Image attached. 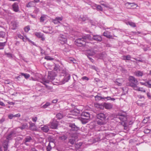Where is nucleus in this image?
<instances>
[{
  "label": "nucleus",
  "mask_w": 151,
  "mask_h": 151,
  "mask_svg": "<svg viewBox=\"0 0 151 151\" xmlns=\"http://www.w3.org/2000/svg\"><path fill=\"white\" fill-rule=\"evenodd\" d=\"M92 37L91 35H87L83 36L82 38H79L75 41V44L78 46H88L89 43H86V41L88 40H95L98 42H101L102 40L101 36L98 35H92Z\"/></svg>",
  "instance_id": "nucleus-1"
},
{
  "label": "nucleus",
  "mask_w": 151,
  "mask_h": 151,
  "mask_svg": "<svg viewBox=\"0 0 151 151\" xmlns=\"http://www.w3.org/2000/svg\"><path fill=\"white\" fill-rule=\"evenodd\" d=\"M96 117L99 120L97 121V124L99 125H102L105 124L106 116L103 113H100L96 114Z\"/></svg>",
  "instance_id": "nucleus-2"
},
{
  "label": "nucleus",
  "mask_w": 151,
  "mask_h": 151,
  "mask_svg": "<svg viewBox=\"0 0 151 151\" xmlns=\"http://www.w3.org/2000/svg\"><path fill=\"white\" fill-rule=\"evenodd\" d=\"M56 76V74L55 72L53 71H50L48 73V80H46L45 78L43 79L41 82L45 85L46 83H49L50 81H51L54 80Z\"/></svg>",
  "instance_id": "nucleus-3"
},
{
  "label": "nucleus",
  "mask_w": 151,
  "mask_h": 151,
  "mask_svg": "<svg viewBox=\"0 0 151 151\" xmlns=\"http://www.w3.org/2000/svg\"><path fill=\"white\" fill-rule=\"evenodd\" d=\"M129 82L127 83L128 85L134 88H137L138 85V81L137 79L132 76H130L128 79Z\"/></svg>",
  "instance_id": "nucleus-4"
},
{
  "label": "nucleus",
  "mask_w": 151,
  "mask_h": 151,
  "mask_svg": "<svg viewBox=\"0 0 151 151\" xmlns=\"http://www.w3.org/2000/svg\"><path fill=\"white\" fill-rule=\"evenodd\" d=\"M58 40L59 42L63 44L66 42L67 39L65 35L60 34L58 37Z\"/></svg>",
  "instance_id": "nucleus-5"
},
{
  "label": "nucleus",
  "mask_w": 151,
  "mask_h": 151,
  "mask_svg": "<svg viewBox=\"0 0 151 151\" xmlns=\"http://www.w3.org/2000/svg\"><path fill=\"white\" fill-rule=\"evenodd\" d=\"M62 73L64 74L63 75L64 78L63 79V83L68 81L70 78V76L65 70H63L62 71Z\"/></svg>",
  "instance_id": "nucleus-6"
},
{
  "label": "nucleus",
  "mask_w": 151,
  "mask_h": 151,
  "mask_svg": "<svg viewBox=\"0 0 151 151\" xmlns=\"http://www.w3.org/2000/svg\"><path fill=\"white\" fill-rule=\"evenodd\" d=\"M58 122L55 120H53L52 122L49 124V127L52 129H56L58 126Z\"/></svg>",
  "instance_id": "nucleus-7"
},
{
  "label": "nucleus",
  "mask_w": 151,
  "mask_h": 151,
  "mask_svg": "<svg viewBox=\"0 0 151 151\" xmlns=\"http://www.w3.org/2000/svg\"><path fill=\"white\" fill-rule=\"evenodd\" d=\"M16 136L17 132L15 131H11L7 137L6 139L7 140V141H8L9 140L12 139L13 137H16Z\"/></svg>",
  "instance_id": "nucleus-8"
},
{
  "label": "nucleus",
  "mask_w": 151,
  "mask_h": 151,
  "mask_svg": "<svg viewBox=\"0 0 151 151\" xmlns=\"http://www.w3.org/2000/svg\"><path fill=\"white\" fill-rule=\"evenodd\" d=\"M35 34L37 37L40 38L42 41L45 40V38L44 37L43 34L40 32H36L35 33Z\"/></svg>",
  "instance_id": "nucleus-9"
},
{
  "label": "nucleus",
  "mask_w": 151,
  "mask_h": 151,
  "mask_svg": "<svg viewBox=\"0 0 151 151\" xmlns=\"http://www.w3.org/2000/svg\"><path fill=\"white\" fill-rule=\"evenodd\" d=\"M12 8L13 10L15 12H17L19 11L18 5L16 3H14L12 4Z\"/></svg>",
  "instance_id": "nucleus-10"
},
{
  "label": "nucleus",
  "mask_w": 151,
  "mask_h": 151,
  "mask_svg": "<svg viewBox=\"0 0 151 151\" xmlns=\"http://www.w3.org/2000/svg\"><path fill=\"white\" fill-rule=\"evenodd\" d=\"M106 54L105 52L99 53L97 54V57L99 59H103L106 56Z\"/></svg>",
  "instance_id": "nucleus-11"
},
{
  "label": "nucleus",
  "mask_w": 151,
  "mask_h": 151,
  "mask_svg": "<svg viewBox=\"0 0 151 151\" xmlns=\"http://www.w3.org/2000/svg\"><path fill=\"white\" fill-rule=\"evenodd\" d=\"M117 118H119L121 121H125L127 120V118L125 115L121 114L117 116Z\"/></svg>",
  "instance_id": "nucleus-12"
},
{
  "label": "nucleus",
  "mask_w": 151,
  "mask_h": 151,
  "mask_svg": "<svg viewBox=\"0 0 151 151\" xmlns=\"http://www.w3.org/2000/svg\"><path fill=\"white\" fill-rule=\"evenodd\" d=\"M20 116V114L19 113L15 115H14L12 114H10L8 115V117L9 119H11L13 117H19Z\"/></svg>",
  "instance_id": "nucleus-13"
},
{
  "label": "nucleus",
  "mask_w": 151,
  "mask_h": 151,
  "mask_svg": "<svg viewBox=\"0 0 151 151\" xmlns=\"http://www.w3.org/2000/svg\"><path fill=\"white\" fill-rule=\"evenodd\" d=\"M69 126L71 128V130L72 131H75L78 129V127L74 124H70Z\"/></svg>",
  "instance_id": "nucleus-14"
},
{
  "label": "nucleus",
  "mask_w": 151,
  "mask_h": 151,
  "mask_svg": "<svg viewBox=\"0 0 151 151\" xmlns=\"http://www.w3.org/2000/svg\"><path fill=\"white\" fill-rule=\"evenodd\" d=\"M115 82L117 85L119 86H121L122 83L123 82V80L122 78L117 79Z\"/></svg>",
  "instance_id": "nucleus-15"
},
{
  "label": "nucleus",
  "mask_w": 151,
  "mask_h": 151,
  "mask_svg": "<svg viewBox=\"0 0 151 151\" xmlns=\"http://www.w3.org/2000/svg\"><path fill=\"white\" fill-rule=\"evenodd\" d=\"M29 124L30 129L32 131H35L36 129V127L35 124L30 122Z\"/></svg>",
  "instance_id": "nucleus-16"
},
{
  "label": "nucleus",
  "mask_w": 151,
  "mask_h": 151,
  "mask_svg": "<svg viewBox=\"0 0 151 151\" xmlns=\"http://www.w3.org/2000/svg\"><path fill=\"white\" fill-rule=\"evenodd\" d=\"M32 140V137L29 136H28L27 137L24 139V143L25 144L27 145H28L27 144V142H29L30 141Z\"/></svg>",
  "instance_id": "nucleus-17"
},
{
  "label": "nucleus",
  "mask_w": 151,
  "mask_h": 151,
  "mask_svg": "<svg viewBox=\"0 0 151 151\" xmlns=\"http://www.w3.org/2000/svg\"><path fill=\"white\" fill-rule=\"evenodd\" d=\"M81 116L83 117H86L87 119H89L90 118V114L87 112H84L82 113L81 114Z\"/></svg>",
  "instance_id": "nucleus-18"
},
{
  "label": "nucleus",
  "mask_w": 151,
  "mask_h": 151,
  "mask_svg": "<svg viewBox=\"0 0 151 151\" xmlns=\"http://www.w3.org/2000/svg\"><path fill=\"white\" fill-rule=\"evenodd\" d=\"M135 75L138 77L142 76L143 74V72L139 70H138L134 72Z\"/></svg>",
  "instance_id": "nucleus-19"
},
{
  "label": "nucleus",
  "mask_w": 151,
  "mask_h": 151,
  "mask_svg": "<svg viewBox=\"0 0 151 151\" xmlns=\"http://www.w3.org/2000/svg\"><path fill=\"white\" fill-rule=\"evenodd\" d=\"M104 106L106 109H110L112 108V105L110 103L108 104L105 103L104 104Z\"/></svg>",
  "instance_id": "nucleus-20"
},
{
  "label": "nucleus",
  "mask_w": 151,
  "mask_h": 151,
  "mask_svg": "<svg viewBox=\"0 0 151 151\" xmlns=\"http://www.w3.org/2000/svg\"><path fill=\"white\" fill-rule=\"evenodd\" d=\"M8 142V141H5L3 144L4 147V151H8L7 150Z\"/></svg>",
  "instance_id": "nucleus-21"
},
{
  "label": "nucleus",
  "mask_w": 151,
  "mask_h": 151,
  "mask_svg": "<svg viewBox=\"0 0 151 151\" xmlns=\"http://www.w3.org/2000/svg\"><path fill=\"white\" fill-rule=\"evenodd\" d=\"M127 4H128L129 5L131 4L132 5H131V7H133V8H136L138 6L137 4L134 3H131L127 2L125 4V5H126Z\"/></svg>",
  "instance_id": "nucleus-22"
},
{
  "label": "nucleus",
  "mask_w": 151,
  "mask_h": 151,
  "mask_svg": "<svg viewBox=\"0 0 151 151\" xmlns=\"http://www.w3.org/2000/svg\"><path fill=\"white\" fill-rule=\"evenodd\" d=\"M41 129L44 132H47L49 130V127L47 125H45L43 127H42Z\"/></svg>",
  "instance_id": "nucleus-23"
},
{
  "label": "nucleus",
  "mask_w": 151,
  "mask_h": 151,
  "mask_svg": "<svg viewBox=\"0 0 151 151\" xmlns=\"http://www.w3.org/2000/svg\"><path fill=\"white\" fill-rule=\"evenodd\" d=\"M79 19L83 21H85L86 20H88V18L86 16H84L83 15H81L80 16L79 18Z\"/></svg>",
  "instance_id": "nucleus-24"
},
{
  "label": "nucleus",
  "mask_w": 151,
  "mask_h": 151,
  "mask_svg": "<svg viewBox=\"0 0 151 151\" xmlns=\"http://www.w3.org/2000/svg\"><path fill=\"white\" fill-rule=\"evenodd\" d=\"M67 138L66 136L64 134L60 136L59 137V139L62 141H64L67 139Z\"/></svg>",
  "instance_id": "nucleus-25"
},
{
  "label": "nucleus",
  "mask_w": 151,
  "mask_h": 151,
  "mask_svg": "<svg viewBox=\"0 0 151 151\" xmlns=\"http://www.w3.org/2000/svg\"><path fill=\"white\" fill-rule=\"evenodd\" d=\"M28 127V124L27 123H25L24 124H23L22 125V126L19 127V128L22 130Z\"/></svg>",
  "instance_id": "nucleus-26"
},
{
  "label": "nucleus",
  "mask_w": 151,
  "mask_h": 151,
  "mask_svg": "<svg viewBox=\"0 0 151 151\" xmlns=\"http://www.w3.org/2000/svg\"><path fill=\"white\" fill-rule=\"evenodd\" d=\"M12 28L13 29H15L17 27V23L15 22H13L11 23Z\"/></svg>",
  "instance_id": "nucleus-27"
},
{
  "label": "nucleus",
  "mask_w": 151,
  "mask_h": 151,
  "mask_svg": "<svg viewBox=\"0 0 151 151\" xmlns=\"http://www.w3.org/2000/svg\"><path fill=\"white\" fill-rule=\"evenodd\" d=\"M89 119H84V118H81L80 119V120L82 122V123L83 124H85L87 123Z\"/></svg>",
  "instance_id": "nucleus-28"
},
{
  "label": "nucleus",
  "mask_w": 151,
  "mask_h": 151,
  "mask_svg": "<svg viewBox=\"0 0 151 151\" xmlns=\"http://www.w3.org/2000/svg\"><path fill=\"white\" fill-rule=\"evenodd\" d=\"M54 69L56 71H60V66L58 65L55 64Z\"/></svg>",
  "instance_id": "nucleus-29"
},
{
  "label": "nucleus",
  "mask_w": 151,
  "mask_h": 151,
  "mask_svg": "<svg viewBox=\"0 0 151 151\" xmlns=\"http://www.w3.org/2000/svg\"><path fill=\"white\" fill-rule=\"evenodd\" d=\"M103 35L104 36L109 38H110L112 37V36L109 35L107 32H104L103 33Z\"/></svg>",
  "instance_id": "nucleus-30"
},
{
  "label": "nucleus",
  "mask_w": 151,
  "mask_h": 151,
  "mask_svg": "<svg viewBox=\"0 0 151 151\" xmlns=\"http://www.w3.org/2000/svg\"><path fill=\"white\" fill-rule=\"evenodd\" d=\"M89 67L90 68L95 70L97 72H98L99 71V69L98 68L94 66L90 65Z\"/></svg>",
  "instance_id": "nucleus-31"
},
{
  "label": "nucleus",
  "mask_w": 151,
  "mask_h": 151,
  "mask_svg": "<svg viewBox=\"0 0 151 151\" xmlns=\"http://www.w3.org/2000/svg\"><path fill=\"white\" fill-rule=\"evenodd\" d=\"M95 99L97 101H99L101 100V99H105V97H103L101 96H96L95 97Z\"/></svg>",
  "instance_id": "nucleus-32"
},
{
  "label": "nucleus",
  "mask_w": 151,
  "mask_h": 151,
  "mask_svg": "<svg viewBox=\"0 0 151 151\" xmlns=\"http://www.w3.org/2000/svg\"><path fill=\"white\" fill-rule=\"evenodd\" d=\"M57 118L59 119H61L63 117V114L61 113H59L57 114L56 115Z\"/></svg>",
  "instance_id": "nucleus-33"
},
{
  "label": "nucleus",
  "mask_w": 151,
  "mask_h": 151,
  "mask_svg": "<svg viewBox=\"0 0 151 151\" xmlns=\"http://www.w3.org/2000/svg\"><path fill=\"white\" fill-rule=\"evenodd\" d=\"M87 53L90 55H92L95 54V52L93 50H88Z\"/></svg>",
  "instance_id": "nucleus-34"
},
{
  "label": "nucleus",
  "mask_w": 151,
  "mask_h": 151,
  "mask_svg": "<svg viewBox=\"0 0 151 151\" xmlns=\"http://www.w3.org/2000/svg\"><path fill=\"white\" fill-rule=\"evenodd\" d=\"M135 88L134 89L138 91H140L143 92H145L146 91L145 90L142 88Z\"/></svg>",
  "instance_id": "nucleus-35"
},
{
  "label": "nucleus",
  "mask_w": 151,
  "mask_h": 151,
  "mask_svg": "<svg viewBox=\"0 0 151 151\" xmlns=\"http://www.w3.org/2000/svg\"><path fill=\"white\" fill-rule=\"evenodd\" d=\"M75 139L73 137L71 139H69V142L72 145L74 144L75 142Z\"/></svg>",
  "instance_id": "nucleus-36"
},
{
  "label": "nucleus",
  "mask_w": 151,
  "mask_h": 151,
  "mask_svg": "<svg viewBox=\"0 0 151 151\" xmlns=\"http://www.w3.org/2000/svg\"><path fill=\"white\" fill-rule=\"evenodd\" d=\"M100 4L106 7H108V4H106V3L103 1H101L100 2Z\"/></svg>",
  "instance_id": "nucleus-37"
},
{
  "label": "nucleus",
  "mask_w": 151,
  "mask_h": 151,
  "mask_svg": "<svg viewBox=\"0 0 151 151\" xmlns=\"http://www.w3.org/2000/svg\"><path fill=\"white\" fill-rule=\"evenodd\" d=\"M79 111L77 109H74L72 111V112L73 113H75L74 115H75L78 114L79 113Z\"/></svg>",
  "instance_id": "nucleus-38"
},
{
  "label": "nucleus",
  "mask_w": 151,
  "mask_h": 151,
  "mask_svg": "<svg viewBox=\"0 0 151 151\" xmlns=\"http://www.w3.org/2000/svg\"><path fill=\"white\" fill-rule=\"evenodd\" d=\"M21 75L22 76H24L26 79L30 77L29 75L27 74L22 73H21Z\"/></svg>",
  "instance_id": "nucleus-39"
},
{
  "label": "nucleus",
  "mask_w": 151,
  "mask_h": 151,
  "mask_svg": "<svg viewBox=\"0 0 151 151\" xmlns=\"http://www.w3.org/2000/svg\"><path fill=\"white\" fill-rule=\"evenodd\" d=\"M45 59L47 60H54V58H53L48 56H46L45 58Z\"/></svg>",
  "instance_id": "nucleus-40"
},
{
  "label": "nucleus",
  "mask_w": 151,
  "mask_h": 151,
  "mask_svg": "<svg viewBox=\"0 0 151 151\" xmlns=\"http://www.w3.org/2000/svg\"><path fill=\"white\" fill-rule=\"evenodd\" d=\"M52 149L50 143L49 142L47 148V151H50Z\"/></svg>",
  "instance_id": "nucleus-41"
},
{
  "label": "nucleus",
  "mask_w": 151,
  "mask_h": 151,
  "mask_svg": "<svg viewBox=\"0 0 151 151\" xmlns=\"http://www.w3.org/2000/svg\"><path fill=\"white\" fill-rule=\"evenodd\" d=\"M105 99H106L107 100H111V101H114L115 99L114 98H111L109 96H108L107 97H105Z\"/></svg>",
  "instance_id": "nucleus-42"
},
{
  "label": "nucleus",
  "mask_w": 151,
  "mask_h": 151,
  "mask_svg": "<svg viewBox=\"0 0 151 151\" xmlns=\"http://www.w3.org/2000/svg\"><path fill=\"white\" fill-rule=\"evenodd\" d=\"M30 29V27L29 26H27L24 28V30L25 32H28Z\"/></svg>",
  "instance_id": "nucleus-43"
},
{
  "label": "nucleus",
  "mask_w": 151,
  "mask_h": 151,
  "mask_svg": "<svg viewBox=\"0 0 151 151\" xmlns=\"http://www.w3.org/2000/svg\"><path fill=\"white\" fill-rule=\"evenodd\" d=\"M5 35V33L3 31L0 32V37H4Z\"/></svg>",
  "instance_id": "nucleus-44"
},
{
  "label": "nucleus",
  "mask_w": 151,
  "mask_h": 151,
  "mask_svg": "<svg viewBox=\"0 0 151 151\" xmlns=\"http://www.w3.org/2000/svg\"><path fill=\"white\" fill-rule=\"evenodd\" d=\"M50 105V104L49 102H47L45 104L43 105L42 106V107L43 108H46L47 106H49Z\"/></svg>",
  "instance_id": "nucleus-45"
},
{
  "label": "nucleus",
  "mask_w": 151,
  "mask_h": 151,
  "mask_svg": "<svg viewBox=\"0 0 151 151\" xmlns=\"http://www.w3.org/2000/svg\"><path fill=\"white\" fill-rule=\"evenodd\" d=\"M45 16L44 15L42 16L40 18V22H43L45 20Z\"/></svg>",
  "instance_id": "nucleus-46"
},
{
  "label": "nucleus",
  "mask_w": 151,
  "mask_h": 151,
  "mask_svg": "<svg viewBox=\"0 0 151 151\" xmlns=\"http://www.w3.org/2000/svg\"><path fill=\"white\" fill-rule=\"evenodd\" d=\"M96 7L97 9L99 11H102L103 10L102 7L100 5H96Z\"/></svg>",
  "instance_id": "nucleus-47"
},
{
  "label": "nucleus",
  "mask_w": 151,
  "mask_h": 151,
  "mask_svg": "<svg viewBox=\"0 0 151 151\" xmlns=\"http://www.w3.org/2000/svg\"><path fill=\"white\" fill-rule=\"evenodd\" d=\"M128 23L130 25L133 27H135L136 26L134 22H129Z\"/></svg>",
  "instance_id": "nucleus-48"
},
{
  "label": "nucleus",
  "mask_w": 151,
  "mask_h": 151,
  "mask_svg": "<svg viewBox=\"0 0 151 151\" xmlns=\"http://www.w3.org/2000/svg\"><path fill=\"white\" fill-rule=\"evenodd\" d=\"M33 1L29 2L27 5V7H30L32 6V4L33 3Z\"/></svg>",
  "instance_id": "nucleus-49"
},
{
  "label": "nucleus",
  "mask_w": 151,
  "mask_h": 151,
  "mask_svg": "<svg viewBox=\"0 0 151 151\" xmlns=\"http://www.w3.org/2000/svg\"><path fill=\"white\" fill-rule=\"evenodd\" d=\"M18 37L20 39H22L23 41H25L24 40V38L23 37L22 35L21 34H18Z\"/></svg>",
  "instance_id": "nucleus-50"
},
{
  "label": "nucleus",
  "mask_w": 151,
  "mask_h": 151,
  "mask_svg": "<svg viewBox=\"0 0 151 151\" xmlns=\"http://www.w3.org/2000/svg\"><path fill=\"white\" fill-rule=\"evenodd\" d=\"M149 118V117H146V119H144L143 120V122L144 123H146L148 121Z\"/></svg>",
  "instance_id": "nucleus-51"
},
{
  "label": "nucleus",
  "mask_w": 151,
  "mask_h": 151,
  "mask_svg": "<svg viewBox=\"0 0 151 151\" xmlns=\"http://www.w3.org/2000/svg\"><path fill=\"white\" fill-rule=\"evenodd\" d=\"M5 55H6L8 57H12L11 54L9 53L5 52Z\"/></svg>",
  "instance_id": "nucleus-52"
},
{
  "label": "nucleus",
  "mask_w": 151,
  "mask_h": 151,
  "mask_svg": "<svg viewBox=\"0 0 151 151\" xmlns=\"http://www.w3.org/2000/svg\"><path fill=\"white\" fill-rule=\"evenodd\" d=\"M55 18L58 22H60V21H62L63 19L62 17H57Z\"/></svg>",
  "instance_id": "nucleus-53"
},
{
  "label": "nucleus",
  "mask_w": 151,
  "mask_h": 151,
  "mask_svg": "<svg viewBox=\"0 0 151 151\" xmlns=\"http://www.w3.org/2000/svg\"><path fill=\"white\" fill-rule=\"evenodd\" d=\"M53 22L55 24H58L59 23H60V22H58L57 19H56V18H55V19H54L53 20Z\"/></svg>",
  "instance_id": "nucleus-54"
},
{
  "label": "nucleus",
  "mask_w": 151,
  "mask_h": 151,
  "mask_svg": "<svg viewBox=\"0 0 151 151\" xmlns=\"http://www.w3.org/2000/svg\"><path fill=\"white\" fill-rule=\"evenodd\" d=\"M147 83L149 85V87L151 88V80H149L147 82Z\"/></svg>",
  "instance_id": "nucleus-55"
},
{
  "label": "nucleus",
  "mask_w": 151,
  "mask_h": 151,
  "mask_svg": "<svg viewBox=\"0 0 151 151\" xmlns=\"http://www.w3.org/2000/svg\"><path fill=\"white\" fill-rule=\"evenodd\" d=\"M124 57H126V59L127 60H130L131 58V56L129 55H127L126 56H125Z\"/></svg>",
  "instance_id": "nucleus-56"
},
{
  "label": "nucleus",
  "mask_w": 151,
  "mask_h": 151,
  "mask_svg": "<svg viewBox=\"0 0 151 151\" xmlns=\"http://www.w3.org/2000/svg\"><path fill=\"white\" fill-rule=\"evenodd\" d=\"M6 42H0V46L4 47L5 45Z\"/></svg>",
  "instance_id": "nucleus-57"
},
{
  "label": "nucleus",
  "mask_w": 151,
  "mask_h": 151,
  "mask_svg": "<svg viewBox=\"0 0 151 151\" xmlns=\"http://www.w3.org/2000/svg\"><path fill=\"white\" fill-rule=\"evenodd\" d=\"M37 119V117H33L32 119V120L34 122H36Z\"/></svg>",
  "instance_id": "nucleus-58"
},
{
  "label": "nucleus",
  "mask_w": 151,
  "mask_h": 151,
  "mask_svg": "<svg viewBox=\"0 0 151 151\" xmlns=\"http://www.w3.org/2000/svg\"><path fill=\"white\" fill-rule=\"evenodd\" d=\"M89 22L92 25H94L96 24L95 22H94L92 20H90Z\"/></svg>",
  "instance_id": "nucleus-59"
},
{
  "label": "nucleus",
  "mask_w": 151,
  "mask_h": 151,
  "mask_svg": "<svg viewBox=\"0 0 151 151\" xmlns=\"http://www.w3.org/2000/svg\"><path fill=\"white\" fill-rule=\"evenodd\" d=\"M81 79L83 80H86L87 81L89 80V78L86 76H84L82 77Z\"/></svg>",
  "instance_id": "nucleus-60"
},
{
  "label": "nucleus",
  "mask_w": 151,
  "mask_h": 151,
  "mask_svg": "<svg viewBox=\"0 0 151 151\" xmlns=\"http://www.w3.org/2000/svg\"><path fill=\"white\" fill-rule=\"evenodd\" d=\"M121 124L123 127L127 124V123L124 122V121H122L121 122Z\"/></svg>",
  "instance_id": "nucleus-61"
},
{
  "label": "nucleus",
  "mask_w": 151,
  "mask_h": 151,
  "mask_svg": "<svg viewBox=\"0 0 151 151\" xmlns=\"http://www.w3.org/2000/svg\"><path fill=\"white\" fill-rule=\"evenodd\" d=\"M146 133H150V131L148 129H146L144 131Z\"/></svg>",
  "instance_id": "nucleus-62"
},
{
  "label": "nucleus",
  "mask_w": 151,
  "mask_h": 151,
  "mask_svg": "<svg viewBox=\"0 0 151 151\" xmlns=\"http://www.w3.org/2000/svg\"><path fill=\"white\" fill-rule=\"evenodd\" d=\"M0 105L2 106H5V105L4 103L1 101H0Z\"/></svg>",
  "instance_id": "nucleus-63"
},
{
  "label": "nucleus",
  "mask_w": 151,
  "mask_h": 151,
  "mask_svg": "<svg viewBox=\"0 0 151 151\" xmlns=\"http://www.w3.org/2000/svg\"><path fill=\"white\" fill-rule=\"evenodd\" d=\"M147 97L149 99L150 98H151V96H150V93L148 92L147 93Z\"/></svg>",
  "instance_id": "nucleus-64"
}]
</instances>
